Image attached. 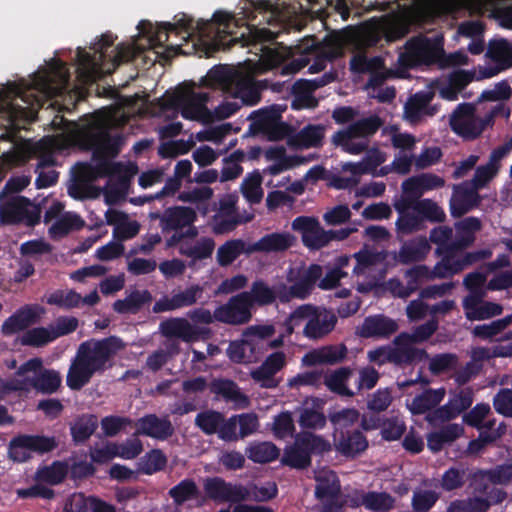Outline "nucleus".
<instances>
[{
    "label": "nucleus",
    "mask_w": 512,
    "mask_h": 512,
    "mask_svg": "<svg viewBox=\"0 0 512 512\" xmlns=\"http://www.w3.org/2000/svg\"><path fill=\"white\" fill-rule=\"evenodd\" d=\"M167 466V457L160 449H152L147 452L139 462V470L146 474L152 475L162 471Z\"/></svg>",
    "instance_id": "5fc2aeb1"
},
{
    "label": "nucleus",
    "mask_w": 512,
    "mask_h": 512,
    "mask_svg": "<svg viewBox=\"0 0 512 512\" xmlns=\"http://www.w3.org/2000/svg\"><path fill=\"white\" fill-rule=\"evenodd\" d=\"M41 210L24 196H13L0 204L3 225L25 224L34 227L40 222Z\"/></svg>",
    "instance_id": "1a4fd4ad"
},
{
    "label": "nucleus",
    "mask_w": 512,
    "mask_h": 512,
    "mask_svg": "<svg viewBox=\"0 0 512 512\" xmlns=\"http://www.w3.org/2000/svg\"><path fill=\"white\" fill-rule=\"evenodd\" d=\"M481 197L475 187L463 181L454 185L453 194L450 199V213L454 218H459L477 208L480 205Z\"/></svg>",
    "instance_id": "4be33fe9"
},
{
    "label": "nucleus",
    "mask_w": 512,
    "mask_h": 512,
    "mask_svg": "<svg viewBox=\"0 0 512 512\" xmlns=\"http://www.w3.org/2000/svg\"><path fill=\"white\" fill-rule=\"evenodd\" d=\"M464 433L462 425L457 423H449L442 426L438 431L431 432L427 435L428 448L436 453L440 452L446 444L454 442Z\"/></svg>",
    "instance_id": "e433bc0d"
},
{
    "label": "nucleus",
    "mask_w": 512,
    "mask_h": 512,
    "mask_svg": "<svg viewBox=\"0 0 512 512\" xmlns=\"http://www.w3.org/2000/svg\"><path fill=\"white\" fill-rule=\"evenodd\" d=\"M251 5L253 6L255 11L259 12H271V16L268 20L269 25L278 26V30H272L270 28L262 27L258 28L256 26L249 27L250 33L253 35L254 40L258 42H273L275 41L279 35L287 31L286 25L282 23L276 22L274 19V15L276 13L277 8L273 7L270 1L267 0H260L257 2H251Z\"/></svg>",
    "instance_id": "7c9ffc66"
},
{
    "label": "nucleus",
    "mask_w": 512,
    "mask_h": 512,
    "mask_svg": "<svg viewBox=\"0 0 512 512\" xmlns=\"http://www.w3.org/2000/svg\"><path fill=\"white\" fill-rule=\"evenodd\" d=\"M81 300L82 296L74 290L64 291L58 289L50 293L46 297L45 302L48 305H54L69 310L78 307L81 304Z\"/></svg>",
    "instance_id": "6e6d98bb"
},
{
    "label": "nucleus",
    "mask_w": 512,
    "mask_h": 512,
    "mask_svg": "<svg viewBox=\"0 0 512 512\" xmlns=\"http://www.w3.org/2000/svg\"><path fill=\"white\" fill-rule=\"evenodd\" d=\"M62 377L59 371L54 369H43L31 380V386L42 394L51 395L61 387Z\"/></svg>",
    "instance_id": "79ce46f5"
},
{
    "label": "nucleus",
    "mask_w": 512,
    "mask_h": 512,
    "mask_svg": "<svg viewBox=\"0 0 512 512\" xmlns=\"http://www.w3.org/2000/svg\"><path fill=\"white\" fill-rule=\"evenodd\" d=\"M486 56L496 64L484 72V77L490 78L512 67V43L503 38L490 40Z\"/></svg>",
    "instance_id": "b1692460"
},
{
    "label": "nucleus",
    "mask_w": 512,
    "mask_h": 512,
    "mask_svg": "<svg viewBox=\"0 0 512 512\" xmlns=\"http://www.w3.org/2000/svg\"><path fill=\"white\" fill-rule=\"evenodd\" d=\"M398 328L394 319L384 314H375L364 318L361 326L357 328V334L365 339H388L397 332Z\"/></svg>",
    "instance_id": "412c9836"
},
{
    "label": "nucleus",
    "mask_w": 512,
    "mask_h": 512,
    "mask_svg": "<svg viewBox=\"0 0 512 512\" xmlns=\"http://www.w3.org/2000/svg\"><path fill=\"white\" fill-rule=\"evenodd\" d=\"M461 253L462 252H459L457 253V256H453L436 277L439 279L452 277L459 274L469 266L482 260L489 259L492 256V251L490 249L466 252L463 255Z\"/></svg>",
    "instance_id": "cd10ccee"
},
{
    "label": "nucleus",
    "mask_w": 512,
    "mask_h": 512,
    "mask_svg": "<svg viewBox=\"0 0 512 512\" xmlns=\"http://www.w3.org/2000/svg\"><path fill=\"white\" fill-rule=\"evenodd\" d=\"M431 246L425 236H419L406 241L401 247L394 259L401 264H411L420 262L426 258L430 252Z\"/></svg>",
    "instance_id": "72a5a7b5"
},
{
    "label": "nucleus",
    "mask_w": 512,
    "mask_h": 512,
    "mask_svg": "<svg viewBox=\"0 0 512 512\" xmlns=\"http://www.w3.org/2000/svg\"><path fill=\"white\" fill-rule=\"evenodd\" d=\"M383 120L378 115H370L353 121L345 129L338 130L332 136V142L352 155H359L369 147L368 138L382 127Z\"/></svg>",
    "instance_id": "20e7f679"
},
{
    "label": "nucleus",
    "mask_w": 512,
    "mask_h": 512,
    "mask_svg": "<svg viewBox=\"0 0 512 512\" xmlns=\"http://www.w3.org/2000/svg\"><path fill=\"white\" fill-rule=\"evenodd\" d=\"M512 323V315L494 320L488 324L476 325L472 331L473 335L482 339L492 338L500 334Z\"/></svg>",
    "instance_id": "774afa93"
},
{
    "label": "nucleus",
    "mask_w": 512,
    "mask_h": 512,
    "mask_svg": "<svg viewBox=\"0 0 512 512\" xmlns=\"http://www.w3.org/2000/svg\"><path fill=\"white\" fill-rule=\"evenodd\" d=\"M251 306L255 304L262 307L271 305L276 301L277 295L273 288L269 287L263 280H256L252 283L250 291H247Z\"/></svg>",
    "instance_id": "3c124183"
},
{
    "label": "nucleus",
    "mask_w": 512,
    "mask_h": 512,
    "mask_svg": "<svg viewBox=\"0 0 512 512\" xmlns=\"http://www.w3.org/2000/svg\"><path fill=\"white\" fill-rule=\"evenodd\" d=\"M296 242V237L289 232H273L261 237L258 241L248 245L249 253L284 252Z\"/></svg>",
    "instance_id": "bb28decb"
},
{
    "label": "nucleus",
    "mask_w": 512,
    "mask_h": 512,
    "mask_svg": "<svg viewBox=\"0 0 512 512\" xmlns=\"http://www.w3.org/2000/svg\"><path fill=\"white\" fill-rule=\"evenodd\" d=\"M98 419L93 414H83L78 417L70 426L72 440L76 444L86 442L96 431Z\"/></svg>",
    "instance_id": "a18cd8bd"
},
{
    "label": "nucleus",
    "mask_w": 512,
    "mask_h": 512,
    "mask_svg": "<svg viewBox=\"0 0 512 512\" xmlns=\"http://www.w3.org/2000/svg\"><path fill=\"white\" fill-rule=\"evenodd\" d=\"M294 231L301 234L303 245L310 251H318L328 245L327 230L313 216H298L291 224Z\"/></svg>",
    "instance_id": "ddd939ff"
},
{
    "label": "nucleus",
    "mask_w": 512,
    "mask_h": 512,
    "mask_svg": "<svg viewBox=\"0 0 512 512\" xmlns=\"http://www.w3.org/2000/svg\"><path fill=\"white\" fill-rule=\"evenodd\" d=\"M467 476L465 469L450 467L443 473L439 486L446 492L458 490L466 483Z\"/></svg>",
    "instance_id": "338daca9"
},
{
    "label": "nucleus",
    "mask_w": 512,
    "mask_h": 512,
    "mask_svg": "<svg viewBox=\"0 0 512 512\" xmlns=\"http://www.w3.org/2000/svg\"><path fill=\"white\" fill-rule=\"evenodd\" d=\"M405 431L406 425L402 419L397 416H384L380 428V435L383 440L388 442L399 440Z\"/></svg>",
    "instance_id": "0e129e2a"
},
{
    "label": "nucleus",
    "mask_w": 512,
    "mask_h": 512,
    "mask_svg": "<svg viewBox=\"0 0 512 512\" xmlns=\"http://www.w3.org/2000/svg\"><path fill=\"white\" fill-rule=\"evenodd\" d=\"M286 366V354L283 351H275L268 355L262 364L251 371V378L260 383L263 388H276L279 381L275 375Z\"/></svg>",
    "instance_id": "dca6fc26"
},
{
    "label": "nucleus",
    "mask_w": 512,
    "mask_h": 512,
    "mask_svg": "<svg viewBox=\"0 0 512 512\" xmlns=\"http://www.w3.org/2000/svg\"><path fill=\"white\" fill-rule=\"evenodd\" d=\"M506 497L507 493L503 489H495L489 498L473 496L456 499L449 504L446 512H487L492 505L501 503Z\"/></svg>",
    "instance_id": "5701e85b"
},
{
    "label": "nucleus",
    "mask_w": 512,
    "mask_h": 512,
    "mask_svg": "<svg viewBox=\"0 0 512 512\" xmlns=\"http://www.w3.org/2000/svg\"><path fill=\"white\" fill-rule=\"evenodd\" d=\"M43 313H45L43 307L26 304L4 321L1 332L5 336H11L20 331H24L31 325L37 323Z\"/></svg>",
    "instance_id": "f3484780"
},
{
    "label": "nucleus",
    "mask_w": 512,
    "mask_h": 512,
    "mask_svg": "<svg viewBox=\"0 0 512 512\" xmlns=\"http://www.w3.org/2000/svg\"><path fill=\"white\" fill-rule=\"evenodd\" d=\"M125 346L123 340L115 335L82 342L68 369L67 386L73 391L81 390L95 374H102L111 368L113 358Z\"/></svg>",
    "instance_id": "f03ea898"
},
{
    "label": "nucleus",
    "mask_w": 512,
    "mask_h": 512,
    "mask_svg": "<svg viewBox=\"0 0 512 512\" xmlns=\"http://www.w3.org/2000/svg\"><path fill=\"white\" fill-rule=\"evenodd\" d=\"M347 352V347L344 344L324 346L305 354L302 362L306 366L319 364L334 365L342 362L346 358Z\"/></svg>",
    "instance_id": "2f4dec72"
},
{
    "label": "nucleus",
    "mask_w": 512,
    "mask_h": 512,
    "mask_svg": "<svg viewBox=\"0 0 512 512\" xmlns=\"http://www.w3.org/2000/svg\"><path fill=\"white\" fill-rule=\"evenodd\" d=\"M360 418V412L355 408H343L338 411H330L328 419L333 425L334 434H341L342 431H350Z\"/></svg>",
    "instance_id": "8fccbe9b"
},
{
    "label": "nucleus",
    "mask_w": 512,
    "mask_h": 512,
    "mask_svg": "<svg viewBox=\"0 0 512 512\" xmlns=\"http://www.w3.org/2000/svg\"><path fill=\"white\" fill-rule=\"evenodd\" d=\"M151 218L160 220V227L163 232L178 231L193 224L197 219L195 210L191 207L173 206L159 212L152 213Z\"/></svg>",
    "instance_id": "aec40b11"
},
{
    "label": "nucleus",
    "mask_w": 512,
    "mask_h": 512,
    "mask_svg": "<svg viewBox=\"0 0 512 512\" xmlns=\"http://www.w3.org/2000/svg\"><path fill=\"white\" fill-rule=\"evenodd\" d=\"M209 101V94L206 92H191L186 97L180 110L181 116L187 120H199L204 113H208L206 103Z\"/></svg>",
    "instance_id": "37998d69"
},
{
    "label": "nucleus",
    "mask_w": 512,
    "mask_h": 512,
    "mask_svg": "<svg viewBox=\"0 0 512 512\" xmlns=\"http://www.w3.org/2000/svg\"><path fill=\"white\" fill-rule=\"evenodd\" d=\"M393 344L394 347L391 346L392 364L395 366H410L429 358L425 349L413 346V343L409 341L407 332L397 335L393 340Z\"/></svg>",
    "instance_id": "2eb2a0df"
},
{
    "label": "nucleus",
    "mask_w": 512,
    "mask_h": 512,
    "mask_svg": "<svg viewBox=\"0 0 512 512\" xmlns=\"http://www.w3.org/2000/svg\"><path fill=\"white\" fill-rule=\"evenodd\" d=\"M246 456L254 463H269L280 454L279 448L271 442H252L246 448Z\"/></svg>",
    "instance_id": "09e8293b"
},
{
    "label": "nucleus",
    "mask_w": 512,
    "mask_h": 512,
    "mask_svg": "<svg viewBox=\"0 0 512 512\" xmlns=\"http://www.w3.org/2000/svg\"><path fill=\"white\" fill-rule=\"evenodd\" d=\"M215 248V241L211 237H201L195 243L184 242L179 246V254L193 261L210 258Z\"/></svg>",
    "instance_id": "a19ab883"
},
{
    "label": "nucleus",
    "mask_w": 512,
    "mask_h": 512,
    "mask_svg": "<svg viewBox=\"0 0 512 512\" xmlns=\"http://www.w3.org/2000/svg\"><path fill=\"white\" fill-rule=\"evenodd\" d=\"M122 144V135L103 134L99 146L93 151L95 164H82V176L118 177L119 182L124 187L127 186L130 176L136 172L137 167L129 168L122 162H113L107 158L108 155L116 156Z\"/></svg>",
    "instance_id": "7ed1b4c3"
},
{
    "label": "nucleus",
    "mask_w": 512,
    "mask_h": 512,
    "mask_svg": "<svg viewBox=\"0 0 512 512\" xmlns=\"http://www.w3.org/2000/svg\"><path fill=\"white\" fill-rule=\"evenodd\" d=\"M405 32L394 24H371L364 27L359 35L358 44L360 48L369 49L374 47L383 48L403 38Z\"/></svg>",
    "instance_id": "f8f14e48"
},
{
    "label": "nucleus",
    "mask_w": 512,
    "mask_h": 512,
    "mask_svg": "<svg viewBox=\"0 0 512 512\" xmlns=\"http://www.w3.org/2000/svg\"><path fill=\"white\" fill-rule=\"evenodd\" d=\"M55 341L50 328L35 327L27 330L20 338L23 346L44 347Z\"/></svg>",
    "instance_id": "052dcab7"
},
{
    "label": "nucleus",
    "mask_w": 512,
    "mask_h": 512,
    "mask_svg": "<svg viewBox=\"0 0 512 512\" xmlns=\"http://www.w3.org/2000/svg\"><path fill=\"white\" fill-rule=\"evenodd\" d=\"M160 331L167 338L191 341L196 336L194 327L185 318H171L160 323Z\"/></svg>",
    "instance_id": "ea45409f"
},
{
    "label": "nucleus",
    "mask_w": 512,
    "mask_h": 512,
    "mask_svg": "<svg viewBox=\"0 0 512 512\" xmlns=\"http://www.w3.org/2000/svg\"><path fill=\"white\" fill-rule=\"evenodd\" d=\"M234 20L232 15L223 11H216L211 20L200 19L195 23L193 18L182 13L175 16L174 23H162L153 33L151 31L152 24L148 21H141L138 28L142 33L151 34L150 41L153 45L163 46L168 41L170 33L185 34L184 39L198 34L200 38H211L214 49L226 50L238 41L236 37H233L227 43L225 42V38L232 33L230 27Z\"/></svg>",
    "instance_id": "f257e3e1"
},
{
    "label": "nucleus",
    "mask_w": 512,
    "mask_h": 512,
    "mask_svg": "<svg viewBox=\"0 0 512 512\" xmlns=\"http://www.w3.org/2000/svg\"><path fill=\"white\" fill-rule=\"evenodd\" d=\"M280 113L271 109H262L255 113V125L260 131L266 134L271 141H279L286 138L291 131L287 123L280 121Z\"/></svg>",
    "instance_id": "6ab92c4d"
},
{
    "label": "nucleus",
    "mask_w": 512,
    "mask_h": 512,
    "mask_svg": "<svg viewBox=\"0 0 512 512\" xmlns=\"http://www.w3.org/2000/svg\"><path fill=\"white\" fill-rule=\"evenodd\" d=\"M490 123L491 116H477L471 103L459 104L450 118L452 131L465 140L478 138Z\"/></svg>",
    "instance_id": "9d476101"
},
{
    "label": "nucleus",
    "mask_w": 512,
    "mask_h": 512,
    "mask_svg": "<svg viewBox=\"0 0 512 512\" xmlns=\"http://www.w3.org/2000/svg\"><path fill=\"white\" fill-rule=\"evenodd\" d=\"M262 177L258 171L249 174L242 182L241 191L251 204H258L263 198Z\"/></svg>",
    "instance_id": "13d9d810"
},
{
    "label": "nucleus",
    "mask_w": 512,
    "mask_h": 512,
    "mask_svg": "<svg viewBox=\"0 0 512 512\" xmlns=\"http://www.w3.org/2000/svg\"><path fill=\"white\" fill-rule=\"evenodd\" d=\"M215 320L229 325H244L252 318V306L247 291L232 296L214 310Z\"/></svg>",
    "instance_id": "9b49d317"
},
{
    "label": "nucleus",
    "mask_w": 512,
    "mask_h": 512,
    "mask_svg": "<svg viewBox=\"0 0 512 512\" xmlns=\"http://www.w3.org/2000/svg\"><path fill=\"white\" fill-rule=\"evenodd\" d=\"M195 426L205 435H218L220 425L223 422V413L208 409L199 412L195 417Z\"/></svg>",
    "instance_id": "603ef678"
},
{
    "label": "nucleus",
    "mask_w": 512,
    "mask_h": 512,
    "mask_svg": "<svg viewBox=\"0 0 512 512\" xmlns=\"http://www.w3.org/2000/svg\"><path fill=\"white\" fill-rule=\"evenodd\" d=\"M168 495L176 506H181L188 501L198 499L201 491L194 479L185 478L170 488Z\"/></svg>",
    "instance_id": "49530a36"
},
{
    "label": "nucleus",
    "mask_w": 512,
    "mask_h": 512,
    "mask_svg": "<svg viewBox=\"0 0 512 512\" xmlns=\"http://www.w3.org/2000/svg\"><path fill=\"white\" fill-rule=\"evenodd\" d=\"M68 473V466L60 461L53 462L37 471V478L51 485L60 484Z\"/></svg>",
    "instance_id": "e2e57ef3"
},
{
    "label": "nucleus",
    "mask_w": 512,
    "mask_h": 512,
    "mask_svg": "<svg viewBox=\"0 0 512 512\" xmlns=\"http://www.w3.org/2000/svg\"><path fill=\"white\" fill-rule=\"evenodd\" d=\"M241 254L251 255L248 245L242 239H232L222 244L216 254L217 263L221 267L231 265Z\"/></svg>",
    "instance_id": "c03bdc74"
},
{
    "label": "nucleus",
    "mask_w": 512,
    "mask_h": 512,
    "mask_svg": "<svg viewBox=\"0 0 512 512\" xmlns=\"http://www.w3.org/2000/svg\"><path fill=\"white\" fill-rule=\"evenodd\" d=\"M207 496L214 501L239 503L248 500L249 490L242 484L226 482L221 477L208 478L204 483Z\"/></svg>",
    "instance_id": "4468645a"
},
{
    "label": "nucleus",
    "mask_w": 512,
    "mask_h": 512,
    "mask_svg": "<svg viewBox=\"0 0 512 512\" xmlns=\"http://www.w3.org/2000/svg\"><path fill=\"white\" fill-rule=\"evenodd\" d=\"M58 447L54 436L19 434L8 445V456L18 463H25L32 458L31 453L43 455Z\"/></svg>",
    "instance_id": "0eeeda50"
},
{
    "label": "nucleus",
    "mask_w": 512,
    "mask_h": 512,
    "mask_svg": "<svg viewBox=\"0 0 512 512\" xmlns=\"http://www.w3.org/2000/svg\"><path fill=\"white\" fill-rule=\"evenodd\" d=\"M316 481L315 496L318 500L324 501L339 497L341 485L335 474L318 477Z\"/></svg>",
    "instance_id": "864d4df0"
},
{
    "label": "nucleus",
    "mask_w": 512,
    "mask_h": 512,
    "mask_svg": "<svg viewBox=\"0 0 512 512\" xmlns=\"http://www.w3.org/2000/svg\"><path fill=\"white\" fill-rule=\"evenodd\" d=\"M404 48L405 50L399 53L397 63L405 70L433 64L443 52L437 41L423 36L412 37L405 43Z\"/></svg>",
    "instance_id": "423d86ee"
},
{
    "label": "nucleus",
    "mask_w": 512,
    "mask_h": 512,
    "mask_svg": "<svg viewBox=\"0 0 512 512\" xmlns=\"http://www.w3.org/2000/svg\"><path fill=\"white\" fill-rule=\"evenodd\" d=\"M416 213L422 218L423 223H441L445 220L444 210L431 199H422L416 205Z\"/></svg>",
    "instance_id": "680f3d73"
},
{
    "label": "nucleus",
    "mask_w": 512,
    "mask_h": 512,
    "mask_svg": "<svg viewBox=\"0 0 512 512\" xmlns=\"http://www.w3.org/2000/svg\"><path fill=\"white\" fill-rule=\"evenodd\" d=\"M203 292L204 288L201 285L192 284L184 290L174 292L170 297H164L156 301L153 312L161 313L192 306L202 297Z\"/></svg>",
    "instance_id": "a211bd4d"
},
{
    "label": "nucleus",
    "mask_w": 512,
    "mask_h": 512,
    "mask_svg": "<svg viewBox=\"0 0 512 512\" xmlns=\"http://www.w3.org/2000/svg\"><path fill=\"white\" fill-rule=\"evenodd\" d=\"M323 275V268L319 264H311L289 287V295L297 299H306L310 296L317 282Z\"/></svg>",
    "instance_id": "473e14b6"
},
{
    "label": "nucleus",
    "mask_w": 512,
    "mask_h": 512,
    "mask_svg": "<svg viewBox=\"0 0 512 512\" xmlns=\"http://www.w3.org/2000/svg\"><path fill=\"white\" fill-rule=\"evenodd\" d=\"M151 301L152 295L148 290H133L124 299L116 300L113 310L118 314H136Z\"/></svg>",
    "instance_id": "58836bf2"
},
{
    "label": "nucleus",
    "mask_w": 512,
    "mask_h": 512,
    "mask_svg": "<svg viewBox=\"0 0 512 512\" xmlns=\"http://www.w3.org/2000/svg\"><path fill=\"white\" fill-rule=\"evenodd\" d=\"M210 390L212 393L223 397L226 402H233L240 408H246L249 405L248 396L241 392L233 380L215 379L211 382Z\"/></svg>",
    "instance_id": "f704fd0d"
},
{
    "label": "nucleus",
    "mask_w": 512,
    "mask_h": 512,
    "mask_svg": "<svg viewBox=\"0 0 512 512\" xmlns=\"http://www.w3.org/2000/svg\"><path fill=\"white\" fill-rule=\"evenodd\" d=\"M487 470L478 469L472 473H469L467 476V481L469 482L468 487L472 490L475 496L477 495H485L484 498H489L490 493L498 489L497 487L491 486L493 485L490 481V477Z\"/></svg>",
    "instance_id": "4d7b16f0"
},
{
    "label": "nucleus",
    "mask_w": 512,
    "mask_h": 512,
    "mask_svg": "<svg viewBox=\"0 0 512 512\" xmlns=\"http://www.w3.org/2000/svg\"><path fill=\"white\" fill-rule=\"evenodd\" d=\"M228 358L237 364L248 363L256 358L258 341L254 338L244 337L231 341L226 350Z\"/></svg>",
    "instance_id": "c9c22d12"
},
{
    "label": "nucleus",
    "mask_w": 512,
    "mask_h": 512,
    "mask_svg": "<svg viewBox=\"0 0 512 512\" xmlns=\"http://www.w3.org/2000/svg\"><path fill=\"white\" fill-rule=\"evenodd\" d=\"M396 230L399 235H410L423 230L426 226L416 212H408L398 215L396 220Z\"/></svg>",
    "instance_id": "69168bd1"
},
{
    "label": "nucleus",
    "mask_w": 512,
    "mask_h": 512,
    "mask_svg": "<svg viewBox=\"0 0 512 512\" xmlns=\"http://www.w3.org/2000/svg\"><path fill=\"white\" fill-rule=\"evenodd\" d=\"M331 450V444L321 435L304 431L295 435L294 443L287 446L281 463L290 468L304 470L311 465L312 454H323Z\"/></svg>",
    "instance_id": "39448f33"
},
{
    "label": "nucleus",
    "mask_w": 512,
    "mask_h": 512,
    "mask_svg": "<svg viewBox=\"0 0 512 512\" xmlns=\"http://www.w3.org/2000/svg\"><path fill=\"white\" fill-rule=\"evenodd\" d=\"M395 499L387 492L367 491L365 509L372 512H389Z\"/></svg>",
    "instance_id": "bf43d9fd"
},
{
    "label": "nucleus",
    "mask_w": 512,
    "mask_h": 512,
    "mask_svg": "<svg viewBox=\"0 0 512 512\" xmlns=\"http://www.w3.org/2000/svg\"><path fill=\"white\" fill-rule=\"evenodd\" d=\"M445 389H426L421 394L416 395L408 408L413 415H422L428 411H432L444 399Z\"/></svg>",
    "instance_id": "4c0bfd02"
},
{
    "label": "nucleus",
    "mask_w": 512,
    "mask_h": 512,
    "mask_svg": "<svg viewBox=\"0 0 512 512\" xmlns=\"http://www.w3.org/2000/svg\"><path fill=\"white\" fill-rule=\"evenodd\" d=\"M336 323L337 318L334 313L325 308L319 310L314 306L313 315L307 319L303 334L309 339H321L334 329Z\"/></svg>",
    "instance_id": "393cba45"
},
{
    "label": "nucleus",
    "mask_w": 512,
    "mask_h": 512,
    "mask_svg": "<svg viewBox=\"0 0 512 512\" xmlns=\"http://www.w3.org/2000/svg\"><path fill=\"white\" fill-rule=\"evenodd\" d=\"M136 434L166 440L174 434V427L167 417L160 418L156 414H147L138 419Z\"/></svg>",
    "instance_id": "a878e982"
},
{
    "label": "nucleus",
    "mask_w": 512,
    "mask_h": 512,
    "mask_svg": "<svg viewBox=\"0 0 512 512\" xmlns=\"http://www.w3.org/2000/svg\"><path fill=\"white\" fill-rule=\"evenodd\" d=\"M452 236L453 230L449 226H437L430 231L428 241L437 245L435 254L441 258L433 268L435 277L453 256H457V253L462 252L474 240V237L452 240Z\"/></svg>",
    "instance_id": "6e6552de"
},
{
    "label": "nucleus",
    "mask_w": 512,
    "mask_h": 512,
    "mask_svg": "<svg viewBox=\"0 0 512 512\" xmlns=\"http://www.w3.org/2000/svg\"><path fill=\"white\" fill-rule=\"evenodd\" d=\"M335 449L345 457H355L368 448V440L359 429L334 434Z\"/></svg>",
    "instance_id": "c85d7f7f"
},
{
    "label": "nucleus",
    "mask_w": 512,
    "mask_h": 512,
    "mask_svg": "<svg viewBox=\"0 0 512 512\" xmlns=\"http://www.w3.org/2000/svg\"><path fill=\"white\" fill-rule=\"evenodd\" d=\"M324 402L319 398H313L309 405L308 400L303 406L297 408L298 424L302 429L321 430L326 426L327 417L323 412Z\"/></svg>",
    "instance_id": "c756f323"
},
{
    "label": "nucleus",
    "mask_w": 512,
    "mask_h": 512,
    "mask_svg": "<svg viewBox=\"0 0 512 512\" xmlns=\"http://www.w3.org/2000/svg\"><path fill=\"white\" fill-rule=\"evenodd\" d=\"M352 372L350 367H340L324 377V384L331 392L337 395L352 397L354 392L347 387V382Z\"/></svg>",
    "instance_id": "de8ad7c7"
}]
</instances>
